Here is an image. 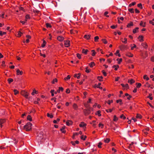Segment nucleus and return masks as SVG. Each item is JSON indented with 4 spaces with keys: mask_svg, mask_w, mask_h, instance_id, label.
Listing matches in <instances>:
<instances>
[{
    "mask_svg": "<svg viewBox=\"0 0 154 154\" xmlns=\"http://www.w3.org/2000/svg\"><path fill=\"white\" fill-rule=\"evenodd\" d=\"M17 75H22L23 74V72L22 71H20L19 69L17 70Z\"/></svg>",
    "mask_w": 154,
    "mask_h": 154,
    "instance_id": "8",
    "label": "nucleus"
},
{
    "mask_svg": "<svg viewBox=\"0 0 154 154\" xmlns=\"http://www.w3.org/2000/svg\"><path fill=\"white\" fill-rule=\"evenodd\" d=\"M136 118L137 119L139 118L140 119L141 118L142 116L138 114H137L136 116Z\"/></svg>",
    "mask_w": 154,
    "mask_h": 154,
    "instance_id": "20",
    "label": "nucleus"
},
{
    "mask_svg": "<svg viewBox=\"0 0 154 154\" xmlns=\"http://www.w3.org/2000/svg\"><path fill=\"white\" fill-rule=\"evenodd\" d=\"M57 79H54L52 81V83L53 84H54V82H57Z\"/></svg>",
    "mask_w": 154,
    "mask_h": 154,
    "instance_id": "48",
    "label": "nucleus"
},
{
    "mask_svg": "<svg viewBox=\"0 0 154 154\" xmlns=\"http://www.w3.org/2000/svg\"><path fill=\"white\" fill-rule=\"evenodd\" d=\"M64 45L66 47H68L70 46V42L69 40L65 41H64Z\"/></svg>",
    "mask_w": 154,
    "mask_h": 154,
    "instance_id": "3",
    "label": "nucleus"
},
{
    "mask_svg": "<svg viewBox=\"0 0 154 154\" xmlns=\"http://www.w3.org/2000/svg\"><path fill=\"white\" fill-rule=\"evenodd\" d=\"M14 94L15 95H16L19 93L18 91L16 89H14Z\"/></svg>",
    "mask_w": 154,
    "mask_h": 154,
    "instance_id": "38",
    "label": "nucleus"
},
{
    "mask_svg": "<svg viewBox=\"0 0 154 154\" xmlns=\"http://www.w3.org/2000/svg\"><path fill=\"white\" fill-rule=\"evenodd\" d=\"M117 61H118V63L119 64H120L121 62L122 61V58H118L117 59Z\"/></svg>",
    "mask_w": 154,
    "mask_h": 154,
    "instance_id": "22",
    "label": "nucleus"
},
{
    "mask_svg": "<svg viewBox=\"0 0 154 154\" xmlns=\"http://www.w3.org/2000/svg\"><path fill=\"white\" fill-rule=\"evenodd\" d=\"M119 50H117L116 51V52L115 53V54L117 55L118 54H119Z\"/></svg>",
    "mask_w": 154,
    "mask_h": 154,
    "instance_id": "60",
    "label": "nucleus"
},
{
    "mask_svg": "<svg viewBox=\"0 0 154 154\" xmlns=\"http://www.w3.org/2000/svg\"><path fill=\"white\" fill-rule=\"evenodd\" d=\"M102 40L103 41V42L105 44H107V41H106V39H102Z\"/></svg>",
    "mask_w": 154,
    "mask_h": 154,
    "instance_id": "34",
    "label": "nucleus"
},
{
    "mask_svg": "<svg viewBox=\"0 0 154 154\" xmlns=\"http://www.w3.org/2000/svg\"><path fill=\"white\" fill-rule=\"evenodd\" d=\"M152 95L151 94H149V96L147 97L149 98L150 100H152L153 99L152 97H151Z\"/></svg>",
    "mask_w": 154,
    "mask_h": 154,
    "instance_id": "32",
    "label": "nucleus"
},
{
    "mask_svg": "<svg viewBox=\"0 0 154 154\" xmlns=\"http://www.w3.org/2000/svg\"><path fill=\"white\" fill-rule=\"evenodd\" d=\"M126 55L127 56L130 57H132L133 56V55L130 53H127Z\"/></svg>",
    "mask_w": 154,
    "mask_h": 154,
    "instance_id": "23",
    "label": "nucleus"
},
{
    "mask_svg": "<svg viewBox=\"0 0 154 154\" xmlns=\"http://www.w3.org/2000/svg\"><path fill=\"white\" fill-rule=\"evenodd\" d=\"M5 122V119H1L0 120V125L1 127L2 128L3 125L2 124H4Z\"/></svg>",
    "mask_w": 154,
    "mask_h": 154,
    "instance_id": "5",
    "label": "nucleus"
},
{
    "mask_svg": "<svg viewBox=\"0 0 154 154\" xmlns=\"http://www.w3.org/2000/svg\"><path fill=\"white\" fill-rule=\"evenodd\" d=\"M128 82L130 83L131 84H132L135 82V81L133 79H131L130 80H128Z\"/></svg>",
    "mask_w": 154,
    "mask_h": 154,
    "instance_id": "13",
    "label": "nucleus"
},
{
    "mask_svg": "<svg viewBox=\"0 0 154 154\" xmlns=\"http://www.w3.org/2000/svg\"><path fill=\"white\" fill-rule=\"evenodd\" d=\"M46 27L48 28V27H51V25H50V24L49 23H46Z\"/></svg>",
    "mask_w": 154,
    "mask_h": 154,
    "instance_id": "36",
    "label": "nucleus"
},
{
    "mask_svg": "<svg viewBox=\"0 0 154 154\" xmlns=\"http://www.w3.org/2000/svg\"><path fill=\"white\" fill-rule=\"evenodd\" d=\"M88 67H86V70L85 72L87 73H88L90 72V71L91 70L90 69H88Z\"/></svg>",
    "mask_w": 154,
    "mask_h": 154,
    "instance_id": "49",
    "label": "nucleus"
},
{
    "mask_svg": "<svg viewBox=\"0 0 154 154\" xmlns=\"http://www.w3.org/2000/svg\"><path fill=\"white\" fill-rule=\"evenodd\" d=\"M65 128V126H63L62 128L60 129V131H63V130H64Z\"/></svg>",
    "mask_w": 154,
    "mask_h": 154,
    "instance_id": "61",
    "label": "nucleus"
},
{
    "mask_svg": "<svg viewBox=\"0 0 154 154\" xmlns=\"http://www.w3.org/2000/svg\"><path fill=\"white\" fill-rule=\"evenodd\" d=\"M8 82L10 84L11 83L13 82V80L12 79L10 78L8 79Z\"/></svg>",
    "mask_w": 154,
    "mask_h": 154,
    "instance_id": "17",
    "label": "nucleus"
},
{
    "mask_svg": "<svg viewBox=\"0 0 154 154\" xmlns=\"http://www.w3.org/2000/svg\"><path fill=\"white\" fill-rule=\"evenodd\" d=\"M18 35L19 37H20L22 34H23V33L21 32H20L19 31L18 32Z\"/></svg>",
    "mask_w": 154,
    "mask_h": 154,
    "instance_id": "51",
    "label": "nucleus"
},
{
    "mask_svg": "<svg viewBox=\"0 0 154 154\" xmlns=\"http://www.w3.org/2000/svg\"><path fill=\"white\" fill-rule=\"evenodd\" d=\"M112 102H113V100H109L108 101V104H109L110 105V103H112Z\"/></svg>",
    "mask_w": 154,
    "mask_h": 154,
    "instance_id": "62",
    "label": "nucleus"
},
{
    "mask_svg": "<svg viewBox=\"0 0 154 154\" xmlns=\"http://www.w3.org/2000/svg\"><path fill=\"white\" fill-rule=\"evenodd\" d=\"M86 125V124L84 122H82L79 125V126L80 127H83L84 126H85Z\"/></svg>",
    "mask_w": 154,
    "mask_h": 154,
    "instance_id": "11",
    "label": "nucleus"
},
{
    "mask_svg": "<svg viewBox=\"0 0 154 154\" xmlns=\"http://www.w3.org/2000/svg\"><path fill=\"white\" fill-rule=\"evenodd\" d=\"M142 45L144 48H146L148 46L147 44L145 43H143L142 44Z\"/></svg>",
    "mask_w": 154,
    "mask_h": 154,
    "instance_id": "15",
    "label": "nucleus"
},
{
    "mask_svg": "<svg viewBox=\"0 0 154 154\" xmlns=\"http://www.w3.org/2000/svg\"><path fill=\"white\" fill-rule=\"evenodd\" d=\"M110 140L109 138H106V139H104V141L106 143H109Z\"/></svg>",
    "mask_w": 154,
    "mask_h": 154,
    "instance_id": "18",
    "label": "nucleus"
},
{
    "mask_svg": "<svg viewBox=\"0 0 154 154\" xmlns=\"http://www.w3.org/2000/svg\"><path fill=\"white\" fill-rule=\"evenodd\" d=\"M125 87L127 88V89H128L129 88V87L128 84H125Z\"/></svg>",
    "mask_w": 154,
    "mask_h": 154,
    "instance_id": "63",
    "label": "nucleus"
},
{
    "mask_svg": "<svg viewBox=\"0 0 154 154\" xmlns=\"http://www.w3.org/2000/svg\"><path fill=\"white\" fill-rule=\"evenodd\" d=\"M120 118H123L124 119H126V117L124 116L123 114H122L121 116H120Z\"/></svg>",
    "mask_w": 154,
    "mask_h": 154,
    "instance_id": "54",
    "label": "nucleus"
},
{
    "mask_svg": "<svg viewBox=\"0 0 154 154\" xmlns=\"http://www.w3.org/2000/svg\"><path fill=\"white\" fill-rule=\"evenodd\" d=\"M70 75H68L65 78H64V80H66V81L68 79H70Z\"/></svg>",
    "mask_w": 154,
    "mask_h": 154,
    "instance_id": "39",
    "label": "nucleus"
},
{
    "mask_svg": "<svg viewBox=\"0 0 154 154\" xmlns=\"http://www.w3.org/2000/svg\"><path fill=\"white\" fill-rule=\"evenodd\" d=\"M108 12L107 11H106L104 13V15H105L106 17H108L109 16L108 15H106L108 14Z\"/></svg>",
    "mask_w": 154,
    "mask_h": 154,
    "instance_id": "56",
    "label": "nucleus"
},
{
    "mask_svg": "<svg viewBox=\"0 0 154 154\" xmlns=\"http://www.w3.org/2000/svg\"><path fill=\"white\" fill-rule=\"evenodd\" d=\"M91 109H92L90 107H89L88 109L84 110V113L85 115H88L90 113V110Z\"/></svg>",
    "mask_w": 154,
    "mask_h": 154,
    "instance_id": "2",
    "label": "nucleus"
},
{
    "mask_svg": "<svg viewBox=\"0 0 154 154\" xmlns=\"http://www.w3.org/2000/svg\"><path fill=\"white\" fill-rule=\"evenodd\" d=\"M102 144V143L101 142H99L98 143V147L99 148H100L101 147V145Z\"/></svg>",
    "mask_w": 154,
    "mask_h": 154,
    "instance_id": "45",
    "label": "nucleus"
},
{
    "mask_svg": "<svg viewBox=\"0 0 154 154\" xmlns=\"http://www.w3.org/2000/svg\"><path fill=\"white\" fill-rule=\"evenodd\" d=\"M101 112L99 110L97 112V114L99 116H101L100 114Z\"/></svg>",
    "mask_w": 154,
    "mask_h": 154,
    "instance_id": "47",
    "label": "nucleus"
},
{
    "mask_svg": "<svg viewBox=\"0 0 154 154\" xmlns=\"http://www.w3.org/2000/svg\"><path fill=\"white\" fill-rule=\"evenodd\" d=\"M149 22V23L152 24L153 25H154V22H153L152 21L150 20Z\"/></svg>",
    "mask_w": 154,
    "mask_h": 154,
    "instance_id": "64",
    "label": "nucleus"
},
{
    "mask_svg": "<svg viewBox=\"0 0 154 154\" xmlns=\"http://www.w3.org/2000/svg\"><path fill=\"white\" fill-rule=\"evenodd\" d=\"M104 125L103 124L101 123H100L99 125V127H100L101 126V128H103V126Z\"/></svg>",
    "mask_w": 154,
    "mask_h": 154,
    "instance_id": "53",
    "label": "nucleus"
},
{
    "mask_svg": "<svg viewBox=\"0 0 154 154\" xmlns=\"http://www.w3.org/2000/svg\"><path fill=\"white\" fill-rule=\"evenodd\" d=\"M136 84L137 85V88H140L141 85V84L140 83H137Z\"/></svg>",
    "mask_w": 154,
    "mask_h": 154,
    "instance_id": "27",
    "label": "nucleus"
},
{
    "mask_svg": "<svg viewBox=\"0 0 154 154\" xmlns=\"http://www.w3.org/2000/svg\"><path fill=\"white\" fill-rule=\"evenodd\" d=\"M88 50H85L83 49L82 50V52L83 53H84L85 54H86L88 52Z\"/></svg>",
    "mask_w": 154,
    "mask_h": 154,
    "instance_id": "10",
    "label": "nucleus"
},
{
    "mask_svg": "<svg viewBox=\"0 0 154 154\" xmlns=\"http://www.w3.org/2000/svg\"><path fill=\"white\" fill-rule=\"evenodd\" d=\"M63 88L62 87H59V89L57 90V91L58 93H60V91H63Z\"/></svg>",
    "mask_w": 154,
    "mask_h": 154,
    "instance_id": "12",
    "label": "nucleus"
},
{
    "mask_svg": "<svg viewBox=\"0 0 154 154\" xmlns=\"http://www.w3.org/2000/svg\"><path fill=\"white\" fill-rule=\"evenodd\" d=\"M117 27V25H116V26L114 25H112L111 26V28L112 29H115V28L116 27Z\"/></svg>",
    "mask_w": 154,
    "mask_h": 154,
    "instance_id": "55",
    "label": "nucleus"
},
{
    "mask_svg": "<svg viewBox=\"0 0 154 154\" xmlns=\"http://www.w3.org/2000/svg\"><path fill=\"white\" fill-rule=\"evenodd\" d=\"M118 118L116 116H114L113 121H116L118 120Z\"/></svg>",
    "mask_w": 154,
    "mask_h": 154,
    "instance_id": "41",
    "label": "nucleus"
},
{
    "mask_svg": "<svg viewBox=\"0 0 154 154\" xmlns=\"http://www.w3.org/2000/svg\"><path fill=\"white\" fill-rule=\"evenodd\" d=\"M22 95L24 96L26 98H28V94L27 92L25 91H22L21 93Z\"/></svg>",
    "mask_w": 154,
    "mask_h": 154,
    "instance_id": "4",
    "label": "nucleus"
},
{
    "mask_svg": "<svg viewBox=\"0 0 154 154\" xmlns=\"http://www.w3.org/2000/svg\"><path fill=\"white\" fill-rule=\"evenodd\" d=\"M136 3L135 2H133L131 4H130L128 6L129 7H131L132 5H134L136 4Z\"/></svg>",
    "mask_w": 154,
    "mask_h": 154,
    "instance_id": "26",
    "label": "nucleus"
},
{
    "mask_svg": "<svg viewBox=\"0 0 154 154\" xmlns=\"http://www.w3.org/2000/svg\"><path fill=\"white\" fill-rule=\"evenodd\" d=\"M137 6L141 9H142L143 7L141 4L140 3L137 5Z\"/></svg>",
    "mask_w": 154,
    "mask_h": 154,
    "instance_id": "33",
    "label": "nucleus"
},
{
    "mask_svg": "<svg viewBox=\"0 0 154 154\" xmlns=\"http://www.w3.org/2000/svg\"><path fill=\"white\" fill-rule=\"evenodd\" d=\"M99 37L98 36H96L94 37V41L95 42H97L98 41V40L99 39Z\"/></svg>",
    "mask_w": 154,
    "mask_h": 154,
    "instance_id": "30",
    "label": "nucleus"
},
{
    "mask_svg": "<svg viewBox=\"0 0 154 154\" xmlns=\"http://www.w3.org/2000/svg\"><path fill=\"white\" fill-rule=\"evenodd\" d=\"M70 92V91L69 90V89L68 88L66 90V92L67 93H69Z\"/></svg>",
    "mask_w": 154,
    "mask_h": 154,
    "instance_id": "57",
    "label": "nucleus"
},
{
    "mask_svg": "<svg viewBox=\"0 0 154 154\" xmlns=\"http://www.w3.org/2000/svg\"><path fill=\"white\" fill-rule=\"evenodd\" d=\"M79 134V133H75L73 135V137H72V138H74V137L75 136V135H78Z\"/></svg>",
    "mask_w": 154,
    "mask_h": 154,
    "instance_id": "59",
    "label": "nucleus"
},
{
    "mask_svg": "<svg viewBox=\"0 0 154 154\" xmlns=\"http://www.w3.org/2000/svg\"><path fill=\"white\" fill-rule=\"evenodd\" d=\"M91 51L92 52H93V53H92V55L93 56H94L95 54H96V52H95L94 51V50H92Z\"/></svg>",
    "mask_w": 154,
    "mask_h": 154,
    "instance_id": "40",
    "label": "nucleus"
},
{
    "mask_svg": "<svg viewBox=\"0 0 154 154\" xmlns=\"http://www.w3.org/2000/svg\"><path fill=\"white\" fill-rule=\"evenodd\" d=\"M27 119L28 120H29L30 121H31L32 120V118L31 116L29 115L27 116Z\"/></svg>",
    "mask_w": 154,
    "mask_h": 154,
    "instance_id": "19",
    "label": "nucleus"
},
{
    "mask_svg": "<svg viewBox=\"0 0 154 154\" xmlns=\"http://www.w3.org/2000/svg\"><path fill=\"white\" fill-rule=\"evenodd\" d=\"M143 78L144 79H146V80H148L149 79V78L147 77V75H144Z\"/></svg>",
    "mask_w": 154,
    "mask_h": 154,
    "instance_id": "28",
    "label": "nucleus"
},
{
    "mask_svg": "<svg viewBox=\"0 0 154 154\" xmlns=\"http://www.w3.org/2000/svg\"><path fill=\"white\" fill-rule=\"evenodd\" d=\"M6 34V32H2V31H0V35L2 36L3 35H5Z\"/></svg>",
    "mask_w": 154,
    "mask_h": 154,
    "instance_id": "37",
    "label": "nucleus"
},
{
    "mask_svg": "<svg viewBox=\"0 0 154 154\" xmlns=\"http://www.w3.org/2000/svg\"><path fill=\"white\" fill-rule=\"evenodd\" d=\"M77 56L79 59H80L81 58V55L79 53L77 54Z\"/></svg>",
    "mask_w": 154,
    "mask_h": 154,
    "instance_id": "46",
    "label": "nucleus"
},
{
    "mask_svg": "<svg viewBox=\"0 0 154 154\" xmlns=\"http://www.w3.org/2000/svg\"><path fill=\"white\" fill-rule=\"evenodd\" d=\"M73 107L75 109H76L78 108V106L75 104H74L73 105Z\"/></svg>",
    "mask_w": 154,
    "mask_h": 154,
    "instance_id": "35",
    "label": "nucleus"
},
{
    "mask_svg": "<svg viewBox=\"0 0 154 154\" xmlns=\"http://www.w3.org/2000/svg\"><path fill=\"white\" fill-rule=\"evenodd\" d=\"M32 124L29 122H28L24 126V129L27 131H30L32 129Z\"/></svg>",
    "mask_w": 154,
    "mask_h": 154,
    "instance_id": "1",
    "label": "nucleus"
},
{
    "mask_svg": "<svg viewBox=\"0 0 154 154\" xmlns=\"http://www.w3.org/2000/svg\"><path fill=\"white\" fill-rule=\"evenodd\" d=\"M138 29H139L138 27H136L135 29H134L133 30V32L134 33H135L136 32V30H138Z\"/></svg>",
    "mask_w": 154,
    "mask_h": 154,
    "instance_id": "31",
    "label": "nucleus"
},
{
    "mask_svg": "<svg viewBox=\"0 0 154 154\" xmlns=\"http://www.w3.org/2000/svg\"><path fill=\"white\" fill-rule=\"evenodd\" d=\"M102 72H103V73L104 76H106V73L105 72L104 70H102Z\"/></svg>",
    "mask_w": 154,
    "mask_h": 154,
    "instance_id": "52",
    "label": "nucleus"
},
{
    "mask_svg": "<svg viewBox=\"0 0 154 154\" xmlns=\"http://www.w3.org/2000/svg\"><path fill=\"white\" fill-rule=\"evenodd\" d=\"M139 38H141L140 39V41H143V37L142 35H140L139 36Z\"/></svg>",
    "mask_w": 154,
    "mask_h": 154,
    "instance_id": "42",
    "label": "nucleus"
},
{
    "mask_svg": "<svg viewBox=\"0 0 154 154\" xmlns=\"http://www.w3.org/2000/svg\"><path fill=\"white\" fill-rule=\"evenodd\" d=\"M100 78H101V79H102L103 78V77L102 76H98L97 77V79L100 81H101L102 80H101V79H100Z\"/></svg>",
    "mask_w": 154,
    "mask_h": 154,
    "instance_id": "43",
    "label": "nucleus"
},
{
    "mask_svg": "<svg viewBox=\"0 0 154 154\" xmlns=\"http://www.w3.org/2000/svg\"><path fill=\"white\" fill-rule=\"evenodd\" d=\"M38 93V91L35 90H34L33 91V92L32 93V95H34V94L35 93L36 94Z\"/></svg>",
    "mask_w": 154,
    "mask_h": 154,
    "instance_id": "29",
    "label": "nucleus"
},
{
    "mask_svg": "<svg viewBox=\"0 0 154 154\" xmlns=\"http://www.w3.org/2000/svg\"><path fill=\"white\" fill-rule=\"evenodd\" d=\"M46 43V42L44 40L43 41V44H42L41 46L42 47V48H44L45 46Z\"/></svg>",
    "mask_w": 154,
    "mask_h": 154,
    "instance_id": "16",
    "label": "nucleus"
},
{
    "mask_svg": "<svg viewBox=\"0 0 154 154\" xmlns=\"http://www.w3.org/2000/svg\"><path fill=\"white\" fill-rule=\"evenodd\" d=\"M133 23L132 22H131L130 23H129L128 24V25H127V27H129L130 26H133Z\"/></svg>",
    "mask_w": 154,
    "mask_h": 154,
    "instance_id": "25",
    "label": "nucleus"
},
{
    "mask_svg": "<svg viewBox=\"0 0 154 154\" xmlns=\"http://www.w3.org/2000/svg\"><path fill=\"white\" fill-rule=\"evenodd\" d=\"M25 18L26 19H29L30 18L28 14H27L25 16Z\"/></svg>",
    "mask_w": 154,
    "mask_h": 154,
    "instance_id": "50",
    "label": "nucleus"
},
{
    "mask_svg": "<svg viewBox=\"0 0 154 154\" xmlns=\"http://www.w3.org/2000/svg\"><path fill=\"white\" fill-rule=\"evenodd\" d=\"M72 122L71 121L68 120L66 122V124L68 126H69L70 125L72 124Z\"/></svg>",
    "mask_w": 154,
    "mask_h": 154,
    "instance_id": "9",
    "label": "nucleus"
},
{
    "mask_svg": "<svg viewBox=\"0 0 154 154\" xmlns=\"http://www.w3.org/2000/svg\"><path fill=\"white\" fill-rule=\"evenodd\" d=\"M124 41H122V42L125 43H126L127 42V39L126 38H124Z\"/></svg>",
    "mask_w": 154,
    "mask_h": 154,
    "instance_id": "58",
    "label": "nucleus"
},
{
    "mask_svg": "<svg viewBox=\"0 0 154 154\" xmlns=\"http://www.w3.org/2000/svg\"><path fill=\"white\" fill-rule=\"evenodd\" d=\"M128 11L131 13H133L134 12V9L133 8L129 9Z\"/></svg>",
    "mask_w": 154,
    "mask_h": 154,
    "instance_id": "21",
    "label": "nucleus"
},
{
    "mask_svg": "<svg viewBox=\"0 0 154 154\" xmlns=\"http://www.w3.org/2000/svg\"><path fill=\"white\" fill-rule=\"evenodd\" d=\"M83 136L82 135L81 137V139L83 140H85V138L87 137V136H85V138H83Z\"/></svg>",
    "mask_w": 154,
    "mask_h": 154,
    "instance_id": "44",
    "label": "nucleus"
},
{
    "mask_svg": "<svg viewBox=\"0 0 154 154\" xmlns=\"http://www.w3.org/2000/svg\"><path fill=\"white\" fill-rule=\"evenodd\" d=\"M57 39L60 41H62L64 40V38L62 36H60L57 37Z\"/></svg>",
    "mask_w": 154,
    "mask_h": 154,
    "instance_id": "6",
    "label": "nucleus"
},
{
    "mask_svg": "<svg viewBox=\"0 0 154 154\" xmlns=\"http://www.w3.org/2000/svg\"><path fill=\"white\" fill-rule=\"evenodd\" d=\"M95 64L94 62H91V63L89 64V65L91 67H92L93 66L95 65Z\"/></svg>",
    "mask_w": 154,
    "mask_h": 154,
    "instance_id": "14",
    "label": "nucleus"
},
{
    "mask_svg": "<svg viewBox=\"0 0 154 154\" xmlns=\"http://www.w3.org/2000/svg\"><path fill=\"white\" fill-rule=\"evenodd\" d=\"M47 116L48 117H49L51 118H52L53 117V116L52 115H50L49 113H48L47 114Z\"/></svg>",
    "mask_w": 154,
    "mask_h": 154,
    "instance_id": "24",
    "label": "nucleus"
},
{
    "mask_svg": "<svg viewBox=\"0 0 154 154\" xmlns=\"http://www.w3.org/2000/svg\"><path fill=\"white\" fill-rule=\"evenodd\" d=\"M84 38L88 40L90 39L91 35H86L84 36Z\"/></svg>",
    "mask_w": 154,
    "mask_h": 154,
    "instance_id": "7",
    "label": "nucleus"
}]
</instances>
